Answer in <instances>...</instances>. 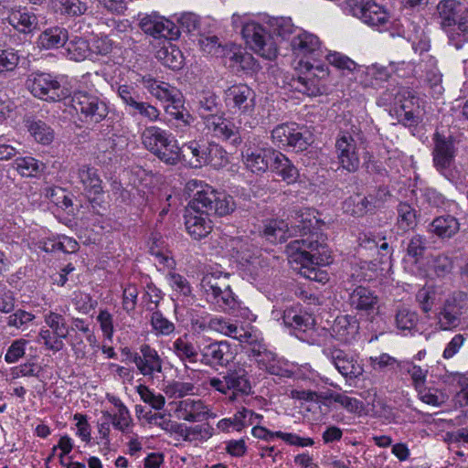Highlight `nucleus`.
I'll return each instance as SVG.
<instances>
[{"mask_svg": "<svg viewBox=\"0 0 468 468\" xmlns=\"http://www.w3.org/2000/svg\"><path fill=\"white\" fill-rule=\"evenodd\" d=\"M290 221L292 235L300 233L302 238L286 245L288 260L306 269L304 275L307 278L316 280L317 272L313 265H327L331 262V256L322 235L312 231L314 222H316L314 211L310 208H295L291 212Z\"/></svg>", "mask_w": 468, "mask_h": 468, "instance_id": "f257e3e1", "label": "nucleus"}, {"mask_svg": "<svg viewBox=\"0 0 468 468\" xmlns=\"http://www.w3.org/2000/svg\"><path fill=\"white\" fill-rule=\"evenodd\" d=\"M186 188L193 197L186 208L185 225L189 235L198 240L212 230V221L208 217L230 214L235 209V202L227 193L197 179L188 181Z\"/></svg>", "mask_w": 468, "mask_h": 468, "instance_id": "f03ea898", "label": "nucleus"}, {"mask_svg": "<svg viewBox=\"0 0 468 468\" xmlns=\"http://www.w3.org/2000/svg\"><path fill=\"white\" fill-rule=\"evenodd\" d=\"M200 286L206 301L216 309L229 313L239 307L237 297L229 283V273L220 271L207 272Z\"/></svg>", "mask_w": 468, "mask_h": 468, "instance_id": "7ed1b4c3", "label": "nucleus"}, {"mask_svg": "<svg viewBox=\"0 0 468 468\" xmlns=\"http://www.w3.org/2000/svg\"><path fill=\"white\" fill-rule=\"evenodd\" d=\"M209 387L227 396L229 402H241L243 398L252 393L248 371L243 367L228 370L221 378H208Z\"/></svg>", "mask_w": 468, "mask_h": 468, "instance_id": "20e7f679", "label": "nucleus"}, {"mask_svg": "<svg viewBox=\"0 0 468 468\" xmlns=\"http://www.w3.org/2000/svg\"><path fill=\"white\" fill-rule=\"evenodd\" d=\"M144 146L162 162L175 165L180 160V147L171 134L157 126H149L142 133Z\"/></svg>", "mask_w": 468, "mask_h": 468, "instance_id": "39448f33", "label": "nucleus"}, {"mask_svg": "<svg viewBox=\"0 0 468 468\" xmlns=\"http://www.w3.org/2000/svg\"><path fill=\"white\" fill-rule=\"evenodd\" d=\"M26 84L36 98L47 101H59L71 94L65 78L50 73L32 72L27 77Z\"/></svg>", "mask_w": 468, "mask_h": 468, "instance_id": "423d86ee", "label": "nucleus"}, {"mask_svg": "<svg viewBox=\"0 0 468 468\" xmlns=\"http://www.w3.org/2000/svg\"><path fill=\"white\" fill-rule=\"evenodd\" d=\"M357 143L365 144L364 134L360 132L355 135L347 131H341L336 136L335 150L339 167L348 173H356L360 168V156Z\"/></svg>", "mask_w": 468, "mask_h": 468, "instance_id": "0eeeda50", "label": "nucleus"}, {"mask_svg": "<svg viewBox=\"0 0 468 468\" xmlns=\"http://www.w3.org/2000/svg\"><path fill=\"white\" fill-rule=\"evenodd\" d=\"M71 106L80 120L86 123H100L109 114L107 102L96 94L88 91H77L71 98Z\"/></svg>", "mask_w": 468, "mask_h": 468, "instance_id": "6e6552de", "label": "nucleus"}, {"mask_svg": "<svg viewBox=\"0 0 468 468\" xmlns=\"http://www.w3.org/2000/svg\"><path fill=\"white\" fill-rule=\"evenodd\" d=\"M271 140L279 148L292 147L296 152L306 150L313 143L308 128L296 122L277 125L271 131Z\"/></svg>", "mask_w": 468, "mask_h": 468, "instance_id": "1a4fd4ad", "label": "nucleus"}, {"mask_svg": "<svg viewBox=\"0 0 468 468\" xmlns=\"http://www.w3.org/2000/svg\"><path fill=\"white\" fill-rule=\"evenodd\" d=\"M307 72L303 76L292 77L289 82L292 90L306 96H318L325 90L328 68L323 63L306 62Z\"/></svg>", "mask_w": 468, "mask_h": 468, "instance_id": "9d476101", "label": "nucleus"}, {"mask_svg": "<svg viewBox=\"0 0 468 468\" xmlns=\"http://www.w3.org/2000/svg\"><path fill=\"white\" fill-rule=\"evenodd\" d=\"M242 37L250 49L267 59H274L278 53L277 45L271 34L259 23L246 22L242 26Z\"/></svg>", "mask_w": 468, "mask_h": 468, "instance_id": "9b49d317", "label": "nucleus"}, {"mask_svg": "<svg viewBox=\"0 0 468 468\" xmlns=\"http://www.w3.org/2000/svg\"><path fill=\"white\" fill-rule=\"evenodd\" d=\"M348 12L370 27H380L389 23L387 9L375 0H346Z\"/></svg>", "mask_w": 468, "mask_h": 468, "instance_id": "f8f14e48", "label": "nucleus"}, {"mask_svg": "<svg viewBox=\"0 0 468 468\" xmlns=\"http://www.w3.org/2000/svg\"><path fill=\"white\" fill-rule=\"evenodd\" d=\"M323 354L346 379H356L362 376L364 367L357 356L336 346L324 347Z\"/></svg>", "mask_w": 468, "mask_h": 468, "instance_id": "ddd939ff", "label": "nucleus"}, {"mask_svg": "<svg viewBox=\"0 0 468 468\" xmlns=\"http://www.w3.org/2000/svg\"><path fill=\"white\" fill-rule=\"evenodd\" d=\"M463 9V5L458 0H441L437 4L433 18L440 28L447 35L448 41L453 40L456 42V38H459L454 30Z\"/></svg>", "mask_w": 468, "mask_h": 468, "instance_id": "4468645a", "label": "nucleus"}, {"mask_svg": "<svg viewBox=\"0 0 468 468\" xmlns=\"http://www.w3.org/2000/svg\"><path fill=\"white\" fill-rule=\"evenodd\" d=\"M255 91L244 83H236L224 90L227 107L241 114H251L255 109Z\"/></svg>", "mask_w": 468, "mask_h": 468, "instance_id": "2eb2a0df", "label": "nucleus"}, {"mask_svg": "<svg viewBox=\"0 0 468 468\" xmlns=\"http://www.w3.org/2000/svg\"><path fill=\"white\" fill-rule=\"evenodd\" d=\"M249 357L254 359L261 369L271 375L284 377L288 370L284 368L285 363L272 351L267 349L265 345L259 342H249L247 348Z\"/></svg>", "mask_w": 468, "mask_h": 468, "instance_id": "dca6fc26", "label": "nucleus"}, {"mask_svg": "<svg viewBox=\"0 0 468 468\" xmlns=\"http://www.w3.org/2000/svg\"><path fill=\"white\" fill-rule=\"evenodd\" d=\"M205 128L214 137L229 142L233 146H239L242 143V135L239 127H237L230 120L221 115L209 114L204 117Z\"/></svg>", "mask_w": 468, "mask_h": 468, "instance_id": "f3484780", "label": "nucleus"}, {"mask_svg": "<svg viewBox=\"0 0 468 468\" xmlns=\"http://www.w3.org/2000/svg\"><path fill=\"white\" fill-rule=\"evenodd\" d=\"M132 362L144 377L153 379L163 373V358L158 351L148 344L140 346L139 352L132 355Z\"/></svg>", "mask_w": 468, "mask_h": 468, "instance_id": "a211bd4d", "label": "nucleus"}, {"mask_svg": "<svg viewBox=\"0 0 468 468\" xmlns=\"http://www.w3.org/2000/svg\"><path fill=\"white\" fill-rule=\"evenodd\" d=\"M434 148L432 152L433 164L436 169L447 176L450 168L454 163L456 149L452 136H444L436 132L433 135Z\"/></svg>", "mask_w": 468, "mask_h": 468, "instance_id": "6ab92c4d", "label": "nucleus"}, {"mask_svg": "<svg viewBox=\"0 0 468 468\" xmlns=\"http://www.w3.org/2000/svg\"><path fill=\"white\" fill-rule=\"evenodd\" d=\"M200 362L213 368L227 367L235 357L231 346L227 341H215L200 349Z\"/></svg>", "mask_w": 468, "mask_h": 468, "instance_id": "aec40b11", "label": "nucleus"}, {"mask_svg": "<svg viewBox=\"0 0 468 468\" xmlns=\"http://www.w3.org/2000/svg\"><path fill=\"white\" fill-rule=\"evenodd\" d=\"M292 51L297 56H310L314 64L320 63L319 59L324 58L325 50L321 48L319 38L308 32H300L291 41Z\"/></svg>", "mask_w": 468, "mask_h": 468, "instance_id": "412c9836", "label": "nucleus"}, {"mask_svg": "<svg viewBox=\"0 0 468 468\" xmlns=\"http://www.w3.org/2000/svg\"><path fill=\"white\" fill-rule=\"evenodd\" d=\"M282 321L292 333L301 338V334L310 331L314 326L312 314L303 311L300 305H292L283 311Z\"/></svg>", "mask_w": 468, "mask_h": 468, "instance_id": "4be33fe9", "label": "nucleus"}, {"mask_svg": "<svg viewBox=\"0 0 468 468\" xmlns=\"http://www.w3.org/2000/svg\"><path fill=\"white\" fill-rule=\"evenodd\" d=\"M5 21L12 27L13 30L22 35L33 34L36 30L39 29L37 16L24 8H11L7 12Z\"/></svg>", "mask_w": 468, "mask_h": 468, "instance_id": "5701e85b", "label": "nucleus"}, {"mask_svg": "<svg viewBox=\"0 0 468 468\" xmlns=\"http://www.w3.org/2000/svg\"><path fill=\"white\" fill-rule=\"evenodd\" d=\"M359 335V322L353 315L337 316L331 326V335L344 344L353 343Z\"/></svg>", "mask_w": 468, "mask_h": 468, "instance_id": "b1692460", "label": "nucleus"}, {"mask_svg": "<svg viewBox=\"0 0 468 468\" xmlns=\"http://www.w3.org/2000/svg\"><path fill=\"white\" fill-rule=\"evenodd\" d=\"M262 420V415L255 413L245 407H241L233 417L220 420L217 424V428L223 432H229L230 429L240 431L248 426L261 423Z\"/></svg>", "mask_w": 468, "mask_h": 468, "instance_id": "393cba45", "label": "nucleus"}, {"mask_svg": "<svg viewBox=\"0 0 468 468\" xmlns=\"http://www.w3.org/2000/svg\"><path fill=\"white\" fill-rule=\"evenodd\" d=\"M142 84L152 96L163 102L178 104L179 97H182V93L177 88L151 76L143 77Z\"/></svg>", "mask_w": 468, "mask_h": 468, "instance_id": "a878e982", "label": "nucleus"}, {"mask_svg": "<svg viewBox=\"0 0 468 468\" xmlns=\"http://www.w3.org/2000/svg\"><path fill=\"white\" fill-rule=\"evenodd\" d=\"M251 434L257 439L269 442L274 441L276 438H279L285 441L287 444L293 446L307 447L313 446L314 443L312 438H303L295 433L282 432L280 431H271L265 427L261 426L260 423L254 424V427L251 430Z\"/></svg>", "mask_w": 468, "mask_h": 468, "instance_id": "bb28decb", "label": "nucleus"}, {"mask_svg": "<svg viewBox=\"0 0 468 468\" xmlns=\"http://www.w3.org/2000/svg\"><path fill=\"white\" fill-rule=\"evenodd\" d=\"M176 412L179 418L189 422L202 421L216 417L201 399H186L179 401Z\"/></svg>", "mask_w": 468, "mask_h": 468, "instance_id": "cd10ccee", "label": "nucleus"}, {"mask_svg": "<svg viewBox=\"0 0 468 468\" xmlns=\"http://www.w3.org/2000/svg\"><path fill=\"white\" fill-rule=\"evenodd\" d=\"M277 150L271 147L268 148H258L246 149L243 157L245 164L253 173H264L267 170H271V163L273 161V157Z\"/></svg>", "mask_w": 468, "mask_h": 468, "instance_id": "c85d7f7f", "label": "nucleus"}, {"mask_svg": "<svg viewBox=\"0 0 468 468\" xmlns=\"http://www.w3.org/2000/svg\"><path fill=\"white\" fill-rule=\"evenodd\" d=\"M348 303L357 313L370 314L377 308L378 298L372 290L357 286L349 293Z\"/></svg>", "mask_w": 468, "mask_h": 468, "instance_id": "c756f323", "label": "nucleus"}, {"mask_svg": "<svg viewBox=\"0 0 468 468\" xmlns=\"http://www.w3.org/2000/svg\"><path fill=\"white\" fill-rule=\"evenodd\" d=\"M271 163V172L287 185L294 184L300 177V172L293 163L282 153L276 151Z\"/></svg>", "mask_w": 468, "mask_h": 468, "instance_id": "7c9ffc66", "label": "nucleus"}, {"mask_svg": "<svg viewBox=\"0 0 468 468\" xmlns=\"http://www.w3.org/2000/svg\"><path fill=\"white\" fill-rule=\"evenodd\" d=\"M69 40V32L65 27L53 26L43 30L36 40L37 47L41 50L59 48Z\"/></svg>", "mask_w": 468, "mask_h": 468, "instance_id": "2f4dec72", "label": "nucleus"}, {"mask_svg": "<svg viewBox=\"0 0 468 468\" xmlns=\"http://www.w3.org/2000/svg\"><path fill=\"white\" fill-rule=\"evenodd\" d=\"M76 175L88 195L97 196L103 193L102 181L98 174V169L84 165L77 169Z\"/></svg>", "mask_w": 468, "mask_h": 468, "instance_id": "473e14b6", "label": "nucleus"}, {"mask_svg": "<svg viewBox=\"0 0 468 468\" xmlns=\"http://www.w3.org/2000/svg\"><path fill=\"white\" fill-rule=\"evenodd\" d=\"M459 229V221L455 217L449 214L436 217L428 228L429 232L442 239H451L458 233Z\"/></svg>", "mask_w": 468, "mask_h": 468, "instance_id": "72a5a7b5", "label": "nucleus"}, {"mask_svg": "<svg viewBox=\"0 0 468 468\" xmlns=\"http://www.w3.org/2000/svg\"><path fill=\"white\" fill-rule=\"evenodd\" d=\"M25 124L30 135L43 145L50 144L55 137L54 130L44 121L36 117H27Z\"/></svg>", "mask_w": 468, "mask_h": 468, "instance_id": "f704fd0d", "label": "nucleus"}, {"mask_svg": "<svg viewBox=\"0 0 468 468\" xmlns=\"http://www.w3.org/2000/svg\"><path fill=\"white\" fill-rule=\"evenodd\" d=\"M208 142L202 140H193L186 143L180 147V155L189 158V163L193 167H201L206 165V152Z\"/></svg>", "mask_w": 468, "mask_h": 468, "instance_id": "c9c22d12", "label": "nucleus"}, {"mask_svg": "<svg viewBox=\"0 0 468 468\" xmlns=\"http://www.w3.org/2000/svg\"><path fill=\"white\" fill-rule=\"evenodd\" d=\"M170 349L175 356L183 363L188 362L195 364L198 361V350L189 340L187 334L176 338Z\"/></svg>", "mask_w": 468, "mask_h": 468, "instance_id": "e433bc0d", "label": "nucleus"}, {"mask_svg": "<svg viewBox=\"0 0 468 468\" xmlns=\"http://www.w3.org/2000/svg\"><path fill=\"white\" fill-rule=\"evenodd\" d=\"M419 322V315L416 311L405 304L397 306L394 314V324L400 332L410 333L414 330Z\"/></svg>", "mask_w": 468, "mask_h": 468, "instance_id": "4c0bfd02", "label": "nucleus"}, {"mask_svg": "<svg viewBox=\"0 0 468 468\" xmlns=\"http://www.w3.org/2000/svg\"><path fill=\"white\" fill-rule=\"evenodd\" d=\"M418 224L416 209L407 202L397 206V221L395 227L401 232L413 229Z\"/></svg>", "mask_w": 468, "mask_h": 468, "instance_id": "58836bf2", "label": "nucleus"}, {"mask_svg": "<svg viewBox=\"0 0 468 468\" xmlns=\"http://www.w3.org/2000/svg\"><path fill=\"white\" fill-rule=\"evenodd\" d=\"M420 68L425 72V80L435 92L441 93L442 75L437 68V60L430 54H425L421 59Z\"/></svg>", "mask_w": 468, "mask_h": 468, "instance_id": "ea45409f", "label": "nucleus"}, {"mask_svg": "<svg viewBox=\"0 0 468 468\" xmlns=\"http://www.w3.org/2000/svg\"><path fill=\"white\" fill-rule=\"evenodd\" d=\"M292 235L288 223L284 220H271L263 229V236L271 243H282Z\"/></svg>", "mask_w": 468, "mask_h": 468, "instance_id": "a19ab883", "label": "nucleus"}, {"mask_svg": "<svg viewBox=\"0 0 468 468\" xmlns=\"http://www.w3.org/2000/svg\"><path fill=\"white\" fill-rule=\"evenodd\" d=\"M344 212L356 218H362L367 213H373L367 197L360 195L351 196L343 202Z\"/></svg>", "mask_w": 468, "mask_h": 468, "instance_id": "79ce46f5", "label": "nucleus"}, {"mask_svg": "<svg viewBox=\"0 0 468 468\" xmlns=\"http://www.w3.org/2000/svg\"><path fill=\"white\" fill-rule=\"evenodd\" d=\"M157 58L162 64L173 70L182 69L184 65V56L181 50L174 46L162 48L157 51Z\"/></svg>", "mask_w": 468, "mask_h": 468, "instance_id": "37998d69", "label": "nucleus"}, {"mask_svg": "<svg viewBox=\"0 0 468 468\" xmlns=\"http://www.w3.org/2000/svg\"><path fill=\"white\" fill-rule=\"evenodd\" d=\"M15 169L26 177L37 176L41 173L45 165L32 156L19 157L13 163Z\"/></svg>", "mask_w": 468, "mask_h": 468, "instance_id": "c03bdc74", "label": "nucleus"}, {"mask_svg": "<svg viewBox=\"0 0 468 468\" xmlns=\"http://www.w3.org/2000/svg\"><path fill=\"white\" fill-rule=\"evenodd\" d=\"M197 41L200 48L207 54L215 57H224L229 48L227 45H222L217 36H206L201 33L197 34Z\"/></svg>", "mask_w": 468, "mask_h": 468, "instance_id": "a18cd8bd", "label": "nucleus"}, {"mask_svg": "<svg viewBox=\"0 0 468 468\" xmlns=\"http://www.w3.org/2000/svg\"><path fill=\"white\" fill-rule=\"evenodd\" d=\"M206 156V165H210L215 169L222 168L229 164V156L226 150L214 142H208Z\"/></svg>", "mask_w": 468, "mask_h": 468, "instance_id": "49530a36", "label": "nucleus"}, {"mask_svg": "<svg viewBox=\"0 0 468 468\" xmlns=\"http://www.w3.org/2000/svg\"><path fill=\"white\" fill-rule=\"evenodd\" d=\"M398 368L410 376L415 388H423L428 374L427 368H422L420 366L415 365L413 361L409 360L398 363Z\"/></svg>", "mask_w": 468, "mask_h": 468, "instance_id": "de8ad7c7", "label": "nucleus"}, {"mask_svg": "<svg viewBox=\"0 0 468 468\" xmlns=\"http://www.w3.org/2000/svg\"><path fill=\"white\" fill-rule=\"evenodd\" d=\"M324 399L333 400L338 403L350 413H360L364 409L363 402L357 399L348 397L342 393H335L331 390L324 393Z\"/></svg>", "mask_w": 468, "mask_h": 468, "instance_id": "09e8293b", "label": "nucleus"}, {"mask_svg": "<svg viewBox=\"0 0 468 468\" xmlns=\"http://www.w3.org/2000/svg\"><path fill=\"white\" fill-rule=\"evenodd\" d=\"M214 434V429L208 423L186 426L184 424V431L182 432V438L185 441H207L211 438Z\"/></svg>", "mask_w": 468, "mask_h": 468, "instance_id": "8fccbe9b", "label": "nucleus"}, {"mask_svg": "<svg viewBox=\"0 0 468 468\" xmlns=\"http://www.w3.org/2000/svg\"><path fill=\"white\" fill-rule=\"evenodd\" d=\"M324 57L329 64L340 70L347 71L348 73L360 71L362 68L353 59L339 52H327L325 50Z\"/></svg>", "mask_w": 468, "mask_h": 468, "instance_id": "3c124183", "label": "nucleus"}, {"mask_svg": "<svg viewBox=\"0 0 468 468\" xmlns=\"http://www.w3.org/2000/svg\"><path fill=\"white\" fill-rule=\"evenodd\" d=\"M65 45L68 56L76 61L84 59L90 51L88 41L80 37H69Z\"/></svg>", "mask_w": 468, "mask_h": 468, "instance_id": "603ef678", "label": "nucleus"}, {"mask_svg": "<svg viewBox=\"0 0 468 468\" xmlns=\"http://www.w3.org/2000/svg\"><path fill=\"white\" fill-rule=\"evenodd\" d=\"M426 250L427 239L420 234L412 235L405 249L407 256L412 259L414 263L419 262L423 258Z\"/></svg>", "mask_w": 468, "mask_h": 468, "instance_id": "864d4df0", "label": "nucleus"}, {"mask_svg": "<svg viewBox=\"0 0 468 468\" xmlns=\"http://www.w3.org/2000/svg\"><path fill=\"white\" fill-rule=\"evenodd\" d=\"M220 111L218 97L211 92H203L198 101V113L204 120L205 116L217 114Z\"/></svg>", "mask_w": 468, "mask_h": 468, "instance_id": "5fc2aeb1", "label": "nucleus"}, {"mask_svg": "<svg viewBox=\"0 0 468 468\" xmlns=\"http://www.w3.org/2000/svg\"><path fill=\"white\" fill-rule=\"evenodd\" d=\"M46 324L51 329L53 335L65 339L69 335V327L67 326L64 316L55 312H49L44 315Z\"/></svg>", "mask_w": 468, "mask_h": 468, "instance_id": "6e6d98bb", "label": "nucleus"}, {"mask_svg": "<svg viewBox=\"0 0 468 468\" xmlns=\"http://www.w3.org/2000/svg\"><path fill=\"white\" fill-rule=\"evenodd\" d=\"M462 313L452 307L451 303H446L443 309L438 315V324L441 329L450 330L457 327L460 324V315Z\"/></svg>", "mask_w": 468, "mask_h": 468, "instance_id": "4d7b16f0", "label": "nucleus"}, {"mask_svg": "<svg viewBox=\"0 0 468 468\" xmlns=\"http://www.w3.org/2000/svg\"><path fill=\"white\" fill-rule=\"evenodd\" d=\"M146 420L149 423L154 424L160 427L162 430L166 432L176 433L182 436V432L184 431V424L178 423L176 421L171 420L170 419H166L164 414L154 413L148 416H145Z\"/></svg>", "mask_w": 468, "mask_h": 468, "instance_id": "13d9d810", "label": "nucleus"}, {"mask_svg": "<svg viewBox=\"0 0 468 468\" xmlns=\"http://www.w3.org/2000/svg\"><path fill=\"white\" fill-rule=\"evenodd\" d=\"M116 407L118 409V412L116 414L112 415L109 412H105L104 417H106L108 420H111L113 427L116 430H119L122 432H126V430L132 421L130 412L121 401L116 404Z\"/></svg>", "mask_w": 468, "mask_h": 468, "instance_id": "bf43d9fd", "label": "nucleus"}, {"mask_svg": "<svg viewBox=\"0 0 468 468\" xmlns=\"http://www.w3.org/2000/svg\"><path fill=\"white\" fill-rule=\"evenodd\" d=\"M151 325L155 335H170L176 330L174 323L165 318L160 311L153 312L151 315Z\"/></svg>", "mask_w": 468, "mask_h": 468, "instance_id": "052dcab7", "label": "nucleus"}, {"mask_svg": "<svg viewBox=\"0 0 468 468\" xmlns=\"http://www.w3.org/2000/svg\"><path fill=\"white\" fill-rule=\"evenodd\" d=\"M6 47L0 48V74L14 71L20 60L17 51Z\"/></svg>", "mask_w": 468, "mask_h": 468, "instance_id": "680f3d73", "label": "nucleus"}, {"mask_svg": "<svg viewBox=\"0 0 468 468\" xmlns=\"http://www.w3.org/2000/svg\"><path fill=\"white\" fill-rule=\"evenodd\" d=\"M454 33L456 36H459L458 43L453 40H449L448 42L456 49H460L465 43H468V8L464 6L455 26Z\"/></svg>", "mask_w": 468, "mask_h": 468, "instance_id": "e2e57ef3", "label": "nucleus"}, {"mask_svg": "<svg viewBox=\"0 0 468 468\" xmlns=\"http://www.w3.org/2000/svg\"><path fill=\"white\" fill-rule=\"evenodd\" d=\"M128 113L132 116H141L150 122H155L159 119L160 111L149 102L144 101L141 99L137 101L129 111Z\"/></svg>", "mask_w": 468, "mask_h": 468, "instance_id": "0e129e2a", "label": "nucleus"}, {"mask_svg": "<svg viewBox=\"0 0 468 468\" xmlns=\"http://www.w3.org/2000/svg\"><path fill=\"white\" fill-rule=\"evenodd\" d=\"M46 196L50 200L51 203L55 204L57 207H59L65 210L72 207V206H73L70 194H69L66 191V189H64L62 187L48 188Z\"/></svg>", "mask_w": 468, "mask_h": 468, "instance_id": "69168bd1", "label": "nucleus"}, {"mask_svg": "<svg viewBox=\"0 0 468 468\" xmlns=\"http://www.w3.org/2000/svg\"><path fill=\"white\" fill-rule=\"evenodd\" d=\"M136 391L140 395L141 399L149 404L153 409L159 410H162L165 404V399L161 394H155L147 386L139 385L136 387Z\"/></svg>", "mask_w": 468, "mask_h": 468, "instance_id": "338daca9", "label": "nucleus"}, {"mask_svg": "<svg viewBox=\"0 0 468 468\" xmlns=\"http://www.w3.org/2000/svg\"><path fill=\"white\" fill-rule=\"evenodd\" d=\"M366 197H367L370 207L374 213L377 209L384 207L385 204L391 197V194L388 186H379L372 192L368 193Z\"/></svg>", "mask_w": 468, "mask_h": 468, "instance_id": "774afa93", "label": "nucleus"}]
</instances>
